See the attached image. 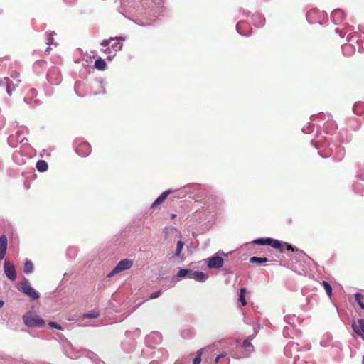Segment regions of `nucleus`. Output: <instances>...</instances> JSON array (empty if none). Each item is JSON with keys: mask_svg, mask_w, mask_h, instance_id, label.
<instances>
[{"mask_svg": "<svg viewBox=\"0 0 364 364\" xmlns=\"http://www.w3.org/2000/svg\"><path fill=\"white\" fill-rule=\"evenodd\" d=\"M37 170L40 172H44L48 169V164L43 160H39L36 163V166Z\"/></svg>", "mask_w": 364, "mask_h": 364, "instance_id": "obj_29", "label": "nucleus"}, {"mask_svg": "<svg viewBox=\"0 0 364 364\" xmlns=\"http://www.w3.org/2000/svg\"><path fill=\"white\" fill-rule=\"evenodd\" d=\"M343 53L346 56H350L355 52V48L351 44H345L341 47Z\"/></svg>", "mask_w": 364, "mask_h": 364, "instance_id": "obj_24", "label": "nucleus"}, {"mask_svg": "<svg viewBox=\"0 0 364 364\" xmlns=\"http://www.w3.org/2000/svg\"><path fill=\"white\" fill-rule=\"evenodd\" d=\"M176 217V214H171V218L173 219Z\"/></svg>", "mask_w": 364, "mask_h": 364, "instance_id": "obj_57", "label": "nucleus"}, {"mask_svg": "<svg viewBox=\"0 0 364 364\" xmlns=\"http://www.w3.org/2000/svg\"><path fill=\"white\" fill-rule=\"evenodd\" d=\"M243 346L245 348H249L250 347H252V343L250 342V341L249 339H245L243 342Z\"/></svg>", "mask_w": 364, "mask_h": 364, "instance_id": "obj_47", "label": "nucleus"}, {"mask_svg": "<svg viewBox=\"0 0 364 364\" xmlns=\"http://www.w3.org/2000/svg\"><path fill=\"white\" fill-rule=\"evenodd\" d=\"M344 16L345 14L343 11L339 9L333 10L331 13V19L335 24L341 23L343 21Z\"/></svg>", "mask_w": 364, "mask_h": 364, "instance_id": "obj_17", "label": "nucleus"}, {"mask_svg": "<svg viewBox=\"0 0 364 364\" xmlns=\"http://www.w3.org/2000/svg\"><path fill=\"white\" fill-rule=\"evenodd\" d=\"M99 316V312L95 310L90 311L83 314L82 317L85 318H95Z\"/></svg>", "mask_w": 364, "mask_h": 364, "instance_id": "obj_33", "label": "nucleus"}, {"mask_svg": "<svg viewBox=\"0 0 364 364\" xmlns=\"http://www.w3.org/2000/svg\"><path fill=\"white\" fill-rule=\"evenodd\" d=\"M358 29H359L360 31H362V32H363V33H364V30H363L360 26H358Z\"/></svg>", "mask_w": 364, "mask_h": 364, "instance_id": "obj_58", "label": "nucleus"}, {"mask_svg": "<svg viewBox=\"0 0 364 364\" xmlns=\"http://www.w3.org/2000/svg\"><path fill=\"white\" fill-rule=\"evenodd\" d=\"M48 80L53 85H59L61 82V75L58 68L53 67L50 68L47 74Z\"/></svg>", "mask_w": 364, "mask_h": 364, "instance_id": "obj_9", "label": "nucleus"}, {"mask_svg": "<svg viewBox=\"0 0 364 364\" xmlns=\"http://www.w3.org/2000/svg\"><path fill=\"white\" fill-rule=\"evenodd\" d=\"M355 34H357V33H355L354 34L353 33L348 34V36H347L348 41H353V38L354 37V36Z\"/></svg>", "mask_w": 364, "mask_h": 364, "instance_id": "obj_51", "label": "nucleus"}, {"mask_svg": "<svg viewBox=\"0 0 364 364\" xmlns=\"http://www.w3.org/2000/svg\"><path fill=\"white\" fill-rule=\"evenodd\" d=\"M24 101L26 103H28V104H31V100L28 99V96H26V97H24Z\"/></svg>", "mask_w": 364, "mask_h": 364, "instance_id": "obj_53", "label": "nucleus"}, {"mask_svg": "<svg viewBox=\"0 0 364 364\" xmlns=\"http://www.w3.org/2000/svg\"><path fill=\"white\" fill-rule=\"evenodd\" d=\"M311 144L314 146V147L318 150V154L321 157L326 158L331 156L335 152L334 157L337 161H341L345 156V150L344 149L338 144H333V147H330L326 149L327 146L329 144H326V143H321V139L318 136L317 139L312 140Z\"/></svg>", "mask_w": 364, "mask_h": 364, "instance_id": "obj_1", "label": "nucleus"}, {"mask_svg": "<svg viewBox=\"0 0 364 364\" xmlns=\"http://www.w3.org/2000/svg\"><path fill=\"white\" fill-rule=\"evenodd\" d=\"M122 48V43L119 41H116L112 44V50L116 53L117 51L120 50Z\"/></svg>", "mask_w": 364, "mask_h": 364, "instance_id": "obj_41", "label": "nucleus"}, {"mask_svg": "<svg viewBox=\"0 0 364 364\" xmlns=\"http://www.w3.org/2000/svg\"><path fill=\"white\" fill-rule=\"evenodd\" d=\"M11 77L14 79H17L19 77V73L16 71H14L11 73Z\"/></svg>", "mask_w": 364, "mask_h": 364, "instance_id": "obj_50", "label": "nucleus"}, {"mask_svg": "<svg viewBox=\"0 0 364 364\" xmlns=\"http://www.w3.org/2000/svg\"><path fill=\"white\" fill-rule=\"evenodd\" d=\"M133 265V261L129 259H124L119 261L116 267L107 274V277H112L119 272L130 269Z\"/></svg>", "mask_w": 364, "mask_h": 364, "instance_id": "obj_4", "label": "nucleus"}, {"mask_svg": "<svg viewBox=\"0 0 364 364\" xmlns=\"http://www.w3.org/2000/svg\"><path fill=\"white\" fill-rule=\"evenodd\" d=\"M268 261L267 258L266 257H252L250 259V262L251 263H258V264H262V263H264V262H267Z\"/></svg>", "mask_w": 364, "mask_h": 364, "instance_id": "obj_35", "label": "nucleus"}, {"mask_svg": "<svg viewBox=\"0 0 364 364\" xmlns=\"http://www.w3.org/2000/svg\"><path fill=\"white\" fill-rule=\"evenodd\" d=\"M162 341V336L159 332H153L146 338V342L147 344H159Z\"/></svg>", "mask_w": 364, "mask_h": 364, "instance_id": "obj_16", "label": "nucleus"}, {"mask_svg": "<svg viewBox=\"0 0 364 364\" xmlns=\"http://www.w3.org/2000/svg\"><path fill=\"white\" fill-rule=\"evenodd\" d=\"M9 79L7 77H5L0 80V86L1 87H5L6 88L7 93L11 95V90L10 89L9 86Z\"/></svg>", "mask_w": 364, "mask_h": 364, "instance_id": "obj_31", "label": "nucleus"}, {"mask_svg": "<svg viewBox=\"0 0 364 364\" xmlns=\"http://www.w3.org/2000/svg\"><path fill=\"white\" fill-rule=\"evenodd\" d=\"M193 271L188 269H181L178 272L177 276L180 278H192Z\"/></svg>", "mask_w": 364, "mask_h": 364, "instance_id": "obj_25", "label": "nucleus"}, {"mask_svg": "<svg viewBox=\"0 0 364 364\" xmlns=\"http://www.w3.org/2000/svg\"><path fill=\"white\" fill-rule=\"evenodd\" d=\"M313 127H314V125L311 124V123H309V125L307 127V128L306 129V128H303L302 131L304 133H309L313 129Z\"/></svg>", "mask_w": 364, "mask_h": 364, "instance_id": "obj_45", "label": "nucleus"}, {"mask_svg": "<svg viewBox=\"0 0 364 364\" xmlns=\"http://www.w3.org/2000/svg\"><path fill=\"white\" fill-rule=\"evenodd\" d=\"M4 304V302L3 301L0 300V308L3 307Z\"/></svg>", "mask_w": 364, "mask_h": 364, "instance_id": "obj_56", "label": "nucleus"}, {"mask_svg": "<svg viewBox=\"0 0 364 364\" xmlns=\"http://www.w3.org/2000/svg\"><path fill=\"white\" fill-rule=\"evenodd\" d=\"M299 345L297 343L289 342L286 345L284 349V355L288 358H294V363L298 364L299 356L295 353L299 351Z\"/></svg>", "mask_w": 364, "mask_h": 364, "instance_id": "obj_3", "label": "nucleus"}, {"mask_svg": "<svg viewBox=\"0 0 364 364\" xmlns=\"http://www.w3.org/2000/svg\"><path fill=\"white\" fill-rule=\"evenodd\" d=\"M102 51L108 55L107 58L109 60H111L116 55L115 53L110 48L102 49Z\"/></svg>", "mask_w": 364, "mask_h": 364, "instance_id": "obj_39", "label": "nucleus"}, {"mask_svg": "<svg viewBox=\"0 0 364 364\" xmlns=\"http://www.w3.org/2000/svg\"><path fill=\"white\" fill-rule=\"evenodd\" d=\"M24 323L28 327H41L45 325V321L39 316L31 312L26 313L23 316Z\"/></svg>", "mask_w": 364, "mask_h": 364, "instance_id": "obj_2", "label": "nucleus"}, {"mask_svg": "<svg viewBox=\"0 0 364 364\" xmlns=\"http://www.w3.org/2000/svg\"><path fill=\"white\" fill-rule=\"evenodd\" d=\"M352 328L361 338L364 337V319L358 318L352 323Z\"/></svg>", "mask_w": 364, "mask_h": 364, "instance_id": "obj_14", "label": "nucleus"}, {"mask_svg": "<svg viewBox=\"0 0 364 364\" xmlns=\"http://www.w3.org/2000/svg\"><path fill=\"white\" fill-rule=\"evenodd\" d=\"M208 267L210 269H218L223 265V259L219 256H213L208 259Z\"/></svg>", "mask_w": 364, "mask_h": 364, "instance_id": "obj_13", "label": "nucleus"}, {"mask_svg": "<svg viewBox=\"0 0 364 364\" xmlns=\"http://www.w3.org/2000/svg\"><path fill=\"white\" fill-rule=\"evenodd\" d=\"M161 294H162V291L161 290L153 292L150 294L149 299H154L159 298L161 295Z\"/></svg>", "mask_w": 364, "mask_h": 364, "instance_id": "obj_43", "label": "nucleus"}, {"mask_svg": "<svg viewBox=\"0 0 364 364\" xmlns=\"http://www.w3.org/2000/svg\"><path fill=\"white\" fill-rule=\"evenodd\" d=\"M252 19L255 26L256 27L260 28L264 25L265 18L261 14H254L252 17Z\"/></svg>", "mask_w": 364, "mask_h": 364, "instance_id": "obj_19", "label": "nucleus"}, {"mask_svg": "<svg viewBox=\"0 0 364 364\" xmlns=\"http://www.w3.org/2000/svg\"><path fill=\"white\" fill-rule=\"evenodd\" d=\"M306 16L310 23H321V20L325 18L326 14L324 11H320L318 9H312L307 12Z\"/></svg>", "mask_w": 364, "mask_h": 364, "instance_id": "obj_5", "label": "nucleus"}, {"mask_svg": "<svg viewBox=\"0 0 364 364\" xmlns=\"http://www.w3.org/2000/svg\"><path fill=\"white\" fill-rule=\"evenodd\" d=\"M18 289L33 300L39 298V294L31 286L28 280L24 281Z\"/></svg>", "mask_w": 364, "mask_h": 364, "instance_id": "obj_8", "label": "nucleus"}, {"mask_svg": "<svg viewBox=\"0 0 364 364\" xmlns=\"http://www.w3.org/2000/svg\"><path fill=\"white\" fill-rule=\"evenodd\" d=\"M362 364H364V355L363 356V358H362Z\"/></svg>", "mask_w": 364, "mask_h": 364, "instance_id": "obj_59", "label": "nucleus"}, {"mask_svg": "<svg viewBox=\"0 0 364 364\" xmlns=\"http://www.w3.org/2000/svg\"><path fill=\"white\" fill-rule=\"evenodd\" d=\"M7 250V237L4 235L0 237V261L5 257Z\"/></svg>", "mask_w": 364, "mask_h": 364, "instance_id": "obj_18", "label": "nucleus"}, {"mask_svg": "<svg viewBox=\"0 0 364 364\" xmlns=\"http://www.w3.org/2000/svg\"><path fill=\"white\" fill-rule=\"evenodd\" d=\"M171 193V190L166 191L163 192L156 199V200L151 204V208H154L157 205H160L166 198L167 196Z\"/></svg>", "mask_w": 364, "mask_h": 364, "instance_id": "obj_20", "label": "nucleus"}, {"mask_svg": "<svg viewBox=\"0 0 364 364\" xmlns=\"http://www.w3.org/2000/svg\"><path fill=\"white\" fill-rule=\"evenodd\" d=\"M267 245H269L275 249H282L284 247H286L288 250L291 249V246L286 242H282L279 240L272 239V238H267Z\"/></svg>", "mask_w": 364, "mask_h": 364, "instance_id": "obj_15", "label": "nucleus"}, {"mask_svg": "<svg viewBox=\"0 0 364 364\" xmlns=\"http://www.w3.org/2000/svg\"><path fill=\"white\" fill-rule=\"evenodd\" d=\"M211 347L208 346L204 348H202L199 350L197 353L196 356L193 358V364H199L201 362V356L204 351H208V350H210Z\"/></svg>", "mask_w": 364, "mask_h": 364, "instance_id": "obj_23", "label": "nucleus"}, {"mask_svg": "<svg viewBox=\"0 0 364 364\" xmlns=\"http://www.w3.org/2000/svg\"><path fill=\"white\" fill-rule=\"evenodd\" d=\"M49 326L50 327L56 328V329H59V330L62 329V327L59 324H58L57 323H55V322H50Z\"/></svg>", "mask_w": 364, "mask_h": 364, "instance_id": "obj_46", "label": "nucleus"}, {"mask_svg": "<svg viewBox=\"0 0 364 364\" xmlns=\"http://www.w3.org/2000/svg\"><path fill=\"white\" fill-rule=\"evenodd\" d=\"M267 242H268L267 238H259V239H256L253 241L254 244L260 245H267Z\"/></svg>", "mask_w": 364, "mask_h": 364, "instance_id": "obj_42", "label": "nucleus"}, {"mask_svg": "<svg viewBox=\"0 0 364 364\" xmlns=\"http://www.w3.org/2000/svg\"><path fill=\"white\" fill-rule=\"evenodd\" d=\"M183 245H184V243L179 240L177 242V245H176V252H175V256L176 257H179L181 255V251H182V249L183 247Z\"/></svg>", "mask_w": 364, "mask_h": 364, "instance_id": "obj_38", "label": "nucleus"}, {"mask_svg": "<svg viewBox=\"0 0 364 364\" xmlns=\"http://www.w3.org/2000/svg\"><path fill=\"white\" fill-rule=\"evenodd\" d=\"M284 319L286 323H287L288 324H289L291 326L294 325V323L297 321V318L296 317V316L294 314L287 315L284 316Z\"/></svg>", "mask_w": 364, "mask_h": 364, "instance_id": "obj_32", "label": "nucleus"}, {"mask_svg": "<svg viewBox=\"0 0 364 364\" xmlns=\"http://www.w3.org/2000/svg\"><path fill=\"white\" fill-rule=\"evenodd\" d=\"M55 35V33L53 31V32H50L47 38V41H46V43L48 45V46H51V45H54L55 46H57V43L54 42V40L53 38V36Z\"/></svg>", "mask_w": 364, "mask_h": 364, "instance_id": "obj_40", "label": "nucleus"}, {"mask_svg": "<svg viewBox=\"0 0 364 364\" xmlns=\"http://www.w3.org/2000/svg\"><path fill=\"white\" fill-rule=\"evenodd\" d=\"M294 331V328L291 326V327H284V329H283V335L284 337H293L292 335H291V333H293Z\"/></svg>", "mask_w": 364, "mask_h": 364, "instance_id": "obj_37", "label": "nucleus"}, {"mask_svg": "<svg viewBox=\"0 0 364 364\" xmlns=\"http://www.w3.org/2000/svg\"><path fill=\"white\" fill-rule=\"evenodd\" d=\"M28 95L31 97H34L37 95V91L35 89H31Z\"/></svg>", "mask_w": 364, "mask_h": 364, "instance_id": "obj_48", "label": "nucleus"}, {"mask_svg": "<svg viewBox=\"0 0 364 364\" xmlns=\"http://www.w3.org/2000/svg\"><path fill=\"white\" fill-rule=\"evenodd\" d=\"M95 67L99 70H105L106 68V63L102 58H99L95 61Z\"/></svg>", "mask_w": 364, "mask_h": 364, "instance_id": "obj_27", "label": "nucleus"}, {"mask_svg": "<svg viewBox=\"0 0 364 364\" xmlns=\"http://www.w3.org/2000/svg\"><path fill=\"white\" fill-rule=\"evenodd\" d=\"M33 264L31 260L27 259L23 266V272L25 274H31L33 271Z\"/></svg>", "mask_w": 364, "mask_h": 364, "instance_id": "obj_28", "label": "nucleus"}, {"mask_svg": "<svg viewBox=\"0 0 364 364\" xmlns=\"http://www.w3.org/2000/svg\"><path fill=\"white\" fill-rule=\"evenodd\" d=\"M50 47H48V48H46V51H45V52H46V53H48H48H49V52H50Z\"/></svg>", "mask_w": 364, "mask_h": 364, "instance_id": "obj_55", "label": "nucleus"}, {"mask_svg": "<svg viewBox=\"0 0 364 364\" xmlns=\"http://www.w3.org/2000/svg\"><path fill=\"white\" fill-rule=\"evenodd\" d=\"M226 356L225 354H220V355H218L216 358H215V362L216 363H218L219 360L222 358H224Z\"/></svg>", "mask_w": 364, "mask_h": 364, "instance_id": "obj_49", "label": "nucleus"}, {"mask_svg": "<svg viewBox=\"0 0 364 364\" xmlns=\"http://www.w3.org/2000/svg\"><path fill=\"white\" fill-rule=\"evenodd\" d=\"M322 285L327 294V295L330 297L332 295V287L331 286V284L326 282V281H323L322 282Z\"/></svg>", "mask_w": 364, "mask_h": 364, "instance_id": "obj_36", "label": "nucleus"}, {"mask_svg": "<svg viewBox=\"0 0 364 364\" xmlns=\"http://www.w3.org/2000/svg\"><path fill=\"white\" fill-rule=\"evenodd\" d=\"M354 113L357 115H360L364 113V103L357 102L353 107Z\"/></svg>", "mask_w": 364, "mask_h": 364, "instance_id": "obj_26", "label": "nucleus"}, {"mask_svg": "<svg viewBox=\"0 0 364 364\" xmlns=\"http://www.w3.org/2000/svg\"><path fill=\"white\" fill-rule=\"evenodd\" d=\"M323 129L326 133L330 134L337 129V125L333 120L328 119L323 124Z\"/></svg>", "mask_w": 364, "mask_h": 364, "instance_id": "obj_21", "label": "nucleus"}, {"mask_svg": "<svg viewBox=\"0 0 364 364\" xmlns=\"http://www.w3.org/2000/svg\"><path fill=\"white\" fill-rule=\"evenodd\" d=\"M186 331H183V337H185V336H185V334H186Z\"/></svg>", "mask_w": 364, "mask_h": 364, "instance_id": "obj_60", "label": "nucleus"}, {"mask_svg": "<svg viewBox=\"0 0 364 364\" xmlns=\"http://www.w3.org/2000/svg\"><path fill=\"white\" fill-rule=\"evenodd\" d=\"M355 299L356 302L358 304L359 306L364 310V294H362L360 293H355Z\"/></svg>", "mask_w": 364, "mask_h": 364, "instance_id": "obj_30", "label": "nucleus"}, {"mask_svg": "<svg viewBox=\"0 0 364 364\" xmlns=\"http://www.w3.org/2000/svg\"><path fill=\"white\" fill-rule=\"evenodd\" d=\"M25 133V130H18L15 134L10 135L8 137V144L11 147H16L19 143H23L25 141H27V138L23 134Z\"/></svg>", "mask_w": 364, "mask_h": 364, "instance_id": "obj_7", "label": "nucleus"}, {"mask_svg": "<svg viewBox=\"0 0 364 364\" xmlns=\"http://www.w3.org/2000/svg\"><path fill=\"white\" fill-rule=\"evenodd\" d=\"M236 30L240 35L249 36L251 34L252 28L247 23L241 21L237 23Z\"/></svg>", "mask_w": 364, "mask_h": 364, "instance_id": "obj_11", "label": "nucleus"}, {"mask_svg": "<svg viewBox=\"0 0 364 364\" xmlns=\"http://www.w3.org/2000/svg\"><path fill=\"white\" fill-rule=\"evenodd\" d=\"M191 279H193L197 282H203L208 279V276L203 272L193 271Z\"/></svg>", "mask_w": 364, "mask_h": 364, "instance_id": "obj_22", "label": "nucleus"}, {"mask_svg": "<svg viewBox=\"0 0 364 364\" xmlns=\"http://www.w3.org/2000/svg\"><path fill=\"white\" fill-rule=\"evenodd\" d=\"M311 348V346L310 345H306L305 347H304V350L307 351L309 350H310Z\"/></svg>", "mask_w": 364, "mask_h": 364, "instance_id": "obj_54", "label": "nucleus"}, {"mask_svg": "<svg viewBox=\"0 0 364 364\" xmlns=\"http://www.w3.org/2000/svg\"><path fill=\"white\" fill-rule=\"evenodd\" d=\"M4 271L5 275L11 281L14 282L16 279L17 274L16 272V268L13 263H11L9 261H5L4 264Z\"/></svg>", "mask_w": 364, "mask_h": 364, "instance_id": "obj_10", "label": "nucleus"}, {"mask_svg": "<svg viewBox=\"0 0 364 364\" xmlns=\"http://www.w3.org/2000/svg\"><path fill=\"white\" fill-rule=\"evenodd\" d=\"M113 40H114V38H110L109 39H107H107H106V40H103V41H102V43H101V46H103V47H106V46H107L110 43V42H111L112 41H113Z\"/></svg>", "mask_w": 364, "mask_h": 364, "instance_id": "obj_44", "label": "nucleus"}, {"mask_svg": "<svg viewBox=\"0 0 364 364\" xmlns=\"http://www.w3.org/2000/svg\"><path fill=\"white\" fill-rule=\"evenodd\" d=\"M68 346L71 348V351L70 353L67 352L66 353L67 355L72 359L79 358L82 355H85L92 360H95L97 358V355L89 350L83 349L80 351H75L74 350H73L72 346L70 345V343L68 344Z\"/></svg>", "mask_w": 364, "mask_h": 364, "instance_id": "obj_6", "label": "nucleus"}, {"mask_svg": "<svg viewBox=\"0 0 364 364\" xmlns=\"http://www.w3.org/2000/svg\"><path fill=\"white\" fill-rule=\"evenodd\" d=\"M76 152L79 156H87L91 152V146L87 142H82L76 147Z\"/></svg>", "mask_w": 364, "mask_h": 364, "instance_id": "obj_12", "label": "nucleus"}, {"mask_svg": "<svg viewBox=\"0 0 364 364\" xmlns=\"http://www.w3.org/2000/svg\"><path fill=\"white\" fill-rule=\"evenodd\" d=\"M335 31L337 33H339V35L343 37L344 35L342 34V32L340 31L339 28H336Z\"/></svg>", "mask_w": 364, "mask_h": 364, "instance_id": "obj_52", "label": "nucleus"}, {"mask_svg": "<svg viewBox=\"0 0 364 364\" xmlns=\"http://www.w3.org/2000/svg\"><path fill=\"white\" fill-rule=\"evenodd\" d=\"M245 294L246 289L241 288L240 290L239 301L241 302L242 306H245L247 304V301L245 300Z\"/></svg>", "mask_w": 364, "mask_h": 364, "instance_id": "obj_34", "label": "nucleus"}, {"mask_svg": "<svg viewBox=\"0 0 364 364\" xmlns=\"http://www.w3.org/2000/svg\"><path fill=\"white\" fill-rule=\"evenodd\" d=\"M16 81H17V83H18V82H20L21 80H17Z\"/></svg>", "mask_w": 364, "mask_h": 364, "instance_id": "obj_61", "label": "nucleus"}]
</instances>
